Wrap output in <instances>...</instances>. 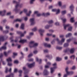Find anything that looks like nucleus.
Wrapping results in <instances>:
<instances>
[{
  "label": "nucleus",
  "mask_w": 77,
  "mask_h": 77,
  "mask_svg": "<svg viewBox=\"0 0 77 77\" xmlns=\"http://www.w3.org/2000/svg\"><path fill=\"white\" fill-rule=\"evenodd\" d=\"M35 44V41H31L30 42H29V46L30 48H32L33 47V44Z\"/></svg>",
  "instance_id": "nucleus-7"
},
{
  "label": "nucleus",
  "mask_w": 77,
  "mask_h": 77,
  "mask_svg": "<svg viewBox=\"0 0 77 77\" xmlns=\"http://www.w3.org/2000/svg\"><path fill=\"white\" fill-rule=\"evenodd\" d=\"M52 65L54 67L51 68V72L52 73H53V72H54V69L57 68V63H55L53 64Z\"/></svg>",
  "instance_id": "nucleus-1"
},
{
  "label": "nucleus",
  "mask_w": 77,
  "mask_h": 77,
  "mask_svg": "<svg viewBox=\"0 0 77 77\" xmlns=\"http://www.w3.org/2000/svg\"><path fill=\"white\" fill-rule=\"evenodd\" d=\"M58 4L60 7H61L62 5V3L61 2H58Z\"/></svg>",
  "instance_id": "nucleus-36"
},
{
  "label": "nucleus",
  "mask_w": 77,
  "mask_h": 77,
  "mask_svg": "<svg viewBox=\"0 0 77 77\" xmlns=\"http://www.w3.org/2000/svg\"><path fill=\"white\" fill-rule=\"evenodd\" d=\"M26 41H27V40H20L19 41V42L20 43H24V42H26Z\"/></svg>",
  "instance_id": "nucleus-18"
},
{
  "label": "nucleus",
  "mask_w": 77,
  "mask_h": 77,
  "mask_svg": "<svg viewBox=\"0 0 77 77\" xmlns=\"http://www.w3.org/2000/svg\"><path fill=\"white\" fill-rule=\"evenodd\" d=\"M33 53L34 54H37L38 53V51H37V50H35L33 51Z\"/></svg>",
  "instance_id": "nucleus-54"
},
{
  "label": "nucleus",
  "mask_w": 77,
  "mask_h": 77,
  "mask_svg": "<svg viewBox=\"0 0 77 77\" xmlns=\"http://www.w3.org/2000/svg\"><path fill=\"white\" fill-rule=\"evenodd\" d=\"M56 49H57V50H62V47L57 46L56 47Z\"/></svg>",
  "instance_id": "nucleus-31"
},
{
  "label": "nucleus",
  "mask_w": 77,
  "mask_h": 77,
  "mask_svg": "<svg viewBox=\"0 0 77 77\" xmlns=\"http://www.w3.org/2000/svg\"><path fill=\"white\" fill-rule=\"evenodd\" d=\"M22 21V20L17 19L15 20L14 21V22H17L18 21H19V22H20Z\"/></svg>",
  "instance_id": "nucleus-24"
},
{
  "label": "nucleus",
  "mask_w": 77,
  "mask_h": 77,
  "mask_svg": "<svg viewBox=\"0 0 77 77\" xmlns=\"http://www.w3.org/2000/svg\"><path fill=\"white\" fill-rule=\"evenodd\" d=\"M2 48L3 50H6V47L5 46H4L2 47Z\"/></svg>",
  "instance_id": "nucleus-52"
},
{
  "label": "nucleus",
  "mask_w": 77,
  "mask_h": 77,
  "mask_svg": "<svg viewBox=\"0 0 77 77\" xmlns=\"http://www.w3.org/2000/svg\"><path fill=\"white\" fill-rule=\"evenodd\" d=\"M1 61L2 63V64L3 65H6V62H5V61H3V60H1Z\"/></svg>",
  "instance_id": "nucleus-45"
},
{
  "label": "nucleus",
  "mask_w": 77,
  "mask_h": 77,
  "mask_svg": "<svg viewBox=\"0 0 77 77\" xmlns=\"http://www.w3.org/2000/svg\"><path fill=\"white\" fill-rule=\"evenodd\" d=\"M49 32H51V33H53L54 32V30L52 29H50L49 30Z\"/></svg>",
  "instance_id": "nucleus-59"
},
{
  "label": "nucleus",
  "mask_w": 77,
  "mask_h": 77,
  "mask_svg": "<svg viewBox=\"0 0 77 77\" xmlns=\"http://www.w3.org/2000/svg\"><path fill=\"white\" fill-rule=\"evenodd\" d=\"M5 40V37L4 36H1L0 37V41H4Z\"/></svg>",
  "instance_id": "nucleus-13"
},
{
  "label": "nucleus",
  "mask_w": 77,
  "mask_h": 77,
  "mask_svg": "<svg viewBox=\"0 0 77 77\" xmlns=\"http://www.w3.org/2000/svg\"><path fill=\"white\" fill-rule=\"evenodd\" d=\"M74 39H75V38L72 37L71 38L67 39V42H69L71 41H72V40H74Z\"/></svg>",
  "instance_id": "nucleus-14"
},
{
  "label": "nucleus",
  "mask_w": 77,
  "mask_h": 77,
  "mask_svg": "<svg viewBox=\"0 0 77 77\" xmlns=\"http://www.w3.org/2000/svg\"><path fill=\"white\" fill-rule=\"evenodd\" d=\"M30 22L31 23V25H34L35 24V19L34 18H32L30 19Z\"/></svg>",
  "instance_id": "nucleus-3"
},
{
  "label": "nucleus",
  "mask_w": 77,
  "mask_h": 77,
  "mask_svg": "<svg viewBox=\"0 0 77 77\" xmlns=\"http://www.w3.org/2000/svg\"><path fill=\"white\" fill-rule=\"evenodd\" d=\"M44 45L45 47H48V48H51V45L50 44L45 43L44 44Z\"/></svg>",
  "instance_id": "nucleus-8"
},
{
  "label": "nucleus",
  "mask_w": 77,
  "mask_h": 77,
  "mask_svg": "<svg viewBox=\"0 0 77 77\" xmlns=\"http://www.w3.org/2000/svg\"><path fill=\"white\" fill-rule=\"evenodd\" d=\"M75 49L74 48H72L70 49L69 51L70 53L71 54H73L74 52Z\"/></svg>",
  "instance_id": "nucleus-16"
},
{
  "label": "nucleus",
  "mask_w": 77,
  "mask_h": 77,
  "mask_svg": "<svg viewBox=\"0 0 77 77\" xmlns=\"http://www.w3.org/2000/svg\"><path fill=\"white\" fill-rule=\"evenodd\" d=\"M51 26H52L46 25L45 27V28L46 29H49L50 27H51Z\"/></svg>",
  "instance_id": "nucleus-37"
},
{
  "label": "nucleus",
  "mask_w": 77,
  "mask_h": 77,
  "mask_svg": "<svg viewBox=\"0 0 77 77\" xmlns=\"http://www.w3.org/2000/svg\"><path fill=\"white\" fill-rule=\"evenodd\" d=\"M6 60L8 62H12V59L10 57H9Z\"/></svg>",
  "instance_id": "nucleus-25"
},
{
  "label": "nucleus",
  "mask_w": 77,
  "mask_h": 77,
  "mask_svg": "<svg viewBox=\"0 0 77 77\" xmlns=\"http://www.w3.org/2000/svg\"><path fill=\"white\" fill-rule=\"evenodd\" d=\"M63 18H62V16H61V19L63 20V23H65L66 21V19H63Z\"/></svg>",
  "instance_id": "nucleus-15"
},
{
  "label": "nucleus",
  "mask_w": 77,
  "mask_h": 77,
  "mask_svg": "<svg viewBox=\"0 0 77 77\" xmlns=\"http://www.w3.org/2000/svg\"><path fill=\"white\" fill-rule=\"evenodd\" d=\"M24 20L25 21H27L28 20V17H24Z\"/></svg>",
  "instance_id": "nucleus-43"
},
{
  "label": "nucleus",
  "mask_w": 77,
  "mask_h": 77,
  "mask_svg": "<svg viewBox=\"0 0 77 77\" xmlns=\"http://www.w3.org/2000/svg\"><path fill=\"white\" fill-rule=\"evenodd\" d=\"M35 1V0H30V3L31 5H32V4H33V3Z\"/></svg>",
  "instance_id": "nucleus-34"
},
{
  "label": "nucleus",
  "mask_w": 77,
  "mask_h": 77,
  "mask_svg": "<svg viewBox=\"0 0 77 77\" xmlns=\"http://www.w3.org/2000/svg\"><path fill=\"white\" fill-rule=\"evenodd\" d=\"M19 6V5H18V4L16 5L15 6V8L13 10V11H15L16 13L20 11V9H17Z\"/></svg>",
  "instance_id": "nucleus-2"
},
{
  "label": "nucleus",
  "mask_w": 77,
  "mask_h": 77,
  "mask_svg": "<svg viewBox=\"0 0 77 77\" xmlns=\"http://www.w3.org/2000/svg\"><path fill=\"white\" fill-rule=\"evenodd\" d=\"M72 35V34L71 33H69L68 34H67L66 36V38H69Z\"/></svg>",
  "instance_id": "nucleus-22"
},
{
  "label": "nucleus",
  "mask_w": 77,
  "mask_h": 77,
  "mask_svg": "<svg viewBox=\"0 0 77 77\" xmlns=\"http://www.w3.org/2000/svg\"><path fill=\"white\" fill-rule=\"evenodd\" d=\"M20 28L22 30H24V24L23 23L20 26Z\"/></svg>",
  "instance_id": "nucleus-20"
},
{
  "label": "nucleus",
  "mask_w": 77,
  "mask_h": 77,
  "mask_svg": "<svg viewBox=\"0 0 77 77\" xmlns=\"http://www.w3.org/2000/svg\"><path fill=\"white\" fill-rule=\"evenodd\" d=\"M75 69V66H73V67L71 68V69Z\"/></svg>",
  "instance_id": "nucleus-61"
},
{
  "label": "nucleus",
  "mask_w": 77,
  "mask_h": 77,
  "mask_svg": "<svg viewBox=\"0 0 77 77\" xmlns=\"http://www.w3.org/2000/svg\"><path fill=\"white\" fill-rule=\"evenodd\" d=\"M46 35L48 36H53V35L52 34H50L49 33H47L46 34Z\"/></svg>",
  "instance_id": "nucleus-40"
},
{
  "label": "nucleus",
  "mask_w": 77,
  "mask_h": 77,
  "mask_svg": "<svg viewBox=\"0 0 77 77\" xmlns=\"http://www.w3.org/2000/svg\"><path fill=\"white\" fill-rule=\"evenodd\" d=\"M8 66H12V63H9V62H8Z\"/></svg>",
  "instance_id": "nucleus-64"
},
{
  "label": "nucleus",
  "mask_w": 77,
  "mask_h": 77,
  "mask_svg": "<svg viewBox=\"0 0 77 77\" xmlns=\"http://www.w3.org/2000/svg\"><path fill=\"white\" fill-rule=\"evenodd\" d=\"M4 55L5 56V57H7V56H8V52H4Z\"/></svg>",
  "instance_id": "nucleus-41"
},
{
  "label": "nucleus",
  "mask_w": 77,
  "mask_h": 77,
  "mask_svg": "<svg viewBox=\"0 0 77 77\" xmlns=\"http://www.w3.org/2000/svg\"><path fill=\"white\" fill-rule=\"evenodd\" d=\"M3 33H9V30H6V31H3Z\"/></svg>",
  "instance_id": "nucleus-44"
},
{
  "label": "nucleus",
  "mask_w": 77,
  "mask_h": 77,
  "mask_svg": "<svg viewBox=\"0 0 77 77\" xmlns=\"http://www.w3.org/2000/svg\"><path fill=\"white\" fill-rule=\"evenodd\" d=\"M27 65L28 67L30 68H32V67H33L35 65V63H33L30 64L28 63Z\"/></svg>",
  "instance_id": "nucleus-9"
},
{
  "label": "nucleus",
  "mask_w": 77,
  "mask_h": 77,
  "mask_svg": "<svg viewBox=\"0 0 77 77\" xmlns=\"http://www.w3.org/2000/svg\"><path fill=\"white\" fill-rule=\"evenodd\" d=\"M51 63L50 62H48L47 63V65H48V66H50V65H51Z\"/></svg>",
  "instance_id": "nucleus-58"
},
{
  "label": "nucleus",
  "mask_w": 77,
  "mask_h": 77,
  "mask_svg": "<svg viewBox=\"0 0 77 77\" xmlns=\"http://www.w3.org/2000/svg\"><path fill=\"white\" fill-rule=\"evenodd\" d=\"M44 53H48V49H45L44 50Z\"/></svg>",
  "instance_id": "nucleus-46"
},
{
  "label": "nucleus",
  "mask_w": 77,
  "mask_h": 77,
  "mask_svg": "<svg viewBox=\"0 0 77 77\" xmlns=\"http://www.w3.org/2000/svg\"><path fill=\"white\" fill-rule=\"evenodd\" d=\"M23 12H24L25 13H27V9H24L23 10Z\"/></svg>",
  "instance_id": "nucleus-57"
},
{
  "label": "nucleus",
  "mask_w": 77,
  "mask_h": 77,
  "mask_svg": "<svg viewBox=\"0 0 77 77\" xmlns=\"http://www.w3.org/2000/svg\"><path fill=\"white\" fill-rule=\"evenodd\" d=\"M75 56L74 55H72L70 57V59H72V58H73V60H74V59H75Z\"/></svg>",
  "instance_id": "nucleus-28"
},
{
  "label": "nucleus",
  "mask_w": 77,
  "mask_h": 77,
  "mask_svg": "<svg viewBox=\"0 0 77 77\" xmlns=\"http://www.w3.org/2000/svg\"><path fill=\"white\" fill-rule=\"evenodd\" d=\"M64 59L65 60H68V56H65L64 57Z\"/></svg>",
  "instance_id": "nucleus-60"
},
{
  "label": "nucleus",
  "mask_w": 77,
  "mask_h": 77,
  "mask_svg": "<svg viewBox=\"0 0 77 77\" xmlns=\"http://www.w3.org/2000/svg\"><path fill=\"white\" fill-rule=\"evenodd\" d=\"M38 43H34V45H32V47H38Z\"/></svg>",
  "instance_id": "nucleus-19"
},
{
  "label": "nucleus",
  "mask_w": 77,
  "mask_h": 77,
  "mask_svg": "<svg viewBox=\"0 0 77 77\" xmlns=\"http://www.w3.org/2000/svg\"><path fill=\"white\" fill-rule=\"evenodd\" d=\"M41 15H42L41 14L39 13L37 14V17H41Z\"/></svg>",
  "instance_id": "nucleus-51"
},
{
  "label": "nucleus",
  "mask_w": 77,
  "mask_h": 77,
  "mask_svg": "<svg viewBox=\"0 0 77 77\" xmlns=\"http://www.w3.org/2000/svg\"><path fill=\"white\" fill-rule=\"evenodd\" d=\"M70 21L72 23H73L74 21V18H72L70 19Z\"/></svg>",
  "instance_id": "nucleus-47"
},
{
  "label": "nucleus",
  "mask_w": 77,
  "mask_h": 77,
  "mask_svg": "<svg viewBox=\"0 0 77 77\" xmlns=\"http://www.w3.org/2000/svg\"><path fill=\"white\" fill-rule=\"evenodd\" d=\"M74 74V72H69L67 75H71V74Z\"/></svg>",
  "instance_id": "nucleus-33"
},
{
  "label": "nucleus",
  "mask_w": 77,
  "mask_h": 77,
  "mask_svg": "<svg viewBox=\"0 0 77 77\" xmlns=\"http://www.w3.org/2000/svg\"><path fill=\"white\" fill-rule=\"evenodd\" d=\"M3 57V54L1 53L0 54V59Z\"/></svg>",
  "instance_id": "nucleus-63"
},
{
  "label": "nucleus",
  "mask_w": 77,
  "mask_h": 77,
  "mask_svg": "<svg viewBox=\"0 0 77 77\" xmlns=\"http://www.w3.org/2000/svg\"><path fill=\"white\" fill-rule=\"evenodd\" d=\"M6 12V11L5 10H4L3 11H0V15L2 17L5 16Z\"/></svg>",
  "instance_id": "nucleus-4"
},
{
  "label": "nucleus",
  "mask_w": 77,
  "mask_h": 77,
  "mask_svg": "<svg viewBox=\"0 0 77 77\" xmlns=\"http://www.w3.org/2000/svg\"><path fill=\"white\" fill-rule=\"evenodd\" d=\"M55 39V41H56L58 44H59V45H60V44H62V43H60V40H59V39L58 38H56V39Z\"/></svg>",
  "instance_id": "nucleus-12"
},
{
  "label": "nucleus",
  "mask_w": 77,
  "mask_h": 77,
  "mask_svg": "<svg viewBox=\"0 0 77 77\" xmlns=\"http://www.w3.org/2000/svg\"><path fill=\"white\" fill-rule=\"evenodd\" d=\"M17 34H19V35H20V34H21V33H22V32H21V31H17Z\"/></svg>",
  "instance_id": "nucleus-49"
},
{
  "label": "nucleus",
  "mask_w": 77,
  "mask_h": 77,
  "mask_svg": "<svg viewBox=\"0 0 77 77\" xmlns=\"http://www.w3.org/2000/svg\"><path fill=\"white\" fill-rule=\"evenodd\" d=\"M45 68H49V66L48 65H45Z\"/></svg>",
  "instance_id": "nucleus-62"
},
{
  "label": "nucleus",
  "mask_w": 77,
  "mask_h": 77,
  "mask_svg": "<svg viewBox=\"0 0 77 77\" xmlns=\"http://www.w3.org/2000/svg\"><path fill=\"white\" fill-rule=\"evenodd\" d=\"M43 74L44 75H47L48 74V72L47 71V70L45 69L44 70Z\"/></svg>",
  "instance_id": "nucleus-11"
},
{
  "label": "nucleus",
  "mask_w": 77,
  "mask_h": 77,
  "mask_svg": "<svg viewBox=\"0 0 77 77\" xmlns=\"http://www.w3.org/2000/svg\"><path fill=\"white\" fill-rule=\"evenodd\" d=\"M65 39L62 38L61 41H60V43H61V44H60V45H62L63 43L65 42Z\"/></svg>",
  "instance_id": "nucleus-21"
},
{
  "label": "nucleus",
  "mask_w": 77,
  "mask_h": 77,
  "mask_svg": "<svg viewBox=\"0 0 77 77\" xmlns=\"http://www.w3.org/2000/svg\"><path fill=\"white\" fill-rule=\"evenodd\" d=\"M74 5H72L70 6V11H71V14H72V12H73L74 11L73 9H74Z\"/></svg>",
  "instance_id": "nucleus-10"
},
{
  "label": "nucleus",
  "mask_w": 77,
  "mask_h": 77,
  "mask_svg": "<svg viewBox=\"0 0 77 77\" xmlns=\"http://www.w3.org/2000/svg\"><path fill=\"white\" fill-rule=\"evenodd\" d=\"M56 60L57 61H61V60H62V58L58 57L57 58Z\"/></svg>",
  "instance_id": "nucleus-35"
},
{
  "label": "nucleus",
  "mask_w": 77,
  "mask_h": 77,
  "mask_svg": "<svg viewBox=\"0 0 77 77\" xmlns=\"http://www.w3.org/2000/svg\"><path fill=\"white\" fill-rule=\"evenodd\" d=\"M69 69V68L68 67H67L65 69L66 72L67 74L68 73L69 71H68V69Z\"/></svg>",
  "instance_id": "nucleus-32"
},
{
  "label": "nucleus",
  "mask_w": 77,
  "mask_h": 77,
  "mask_svg": "<svg viewBox=\"0 0 77 77\" xmlns=\"http://www.w3.org/2000/svg\"><path fill=\"white\" fill-rule=\"evenodd\" d=\"M52 12H56V15H58L60 13V10L59 9H53Z\"/></svg>",
  "instance_id": "nucleus-5"
},
{
  "label": "nucleus",
  "mask_w": 77,
  "mask_h": 77,
  "mask_svg": "<svg viewBox=\"0 0 77 77\" xmlns=\"http://www.w3.org/2000/svg\"><path fill=\"white\" fill-rule=\"evenodd\" d=\"M42 15H43V16H45L46 17V13H43L41 14Z\"/></svg>",
  "instance_id": "nucleus-56"
},
{
  "label": "nucleus",
  "mask_w": 77,
  "mask_h": 77,
  "mask_svg": "<svg viewBox=\"0 0 77 77\" xmlns=\"http://www.w3.org/2000/svg\"><path fill=\"white\" fill-rule=\"evenodd\" d=\"M72 27H70L68 28V30L69 31H71V30H72Z\"/></svg>",
  "instance_id": "nucleus-55"
},
{
  "label": "nucleus",
  "mask_w": 77,
  "mask_h": 77,
  "mask_svg": "<svg viewBox=\"0 0 77 77\" xmlns=\"http://www.w3.org/2000/svg\"><path fill=\"white\" fill-rule=\"evenodd\" d=\"M6 20H2L1 23H2V24H3L4 23H6Z\"/></svg>",
  "instance_id": "nucleus-42"
},
{
  "label": "nucleus",
  "mask_w": 77,
  "mask_h": 77,
  "mask_svg": "<svg viewBox=\"0 0 77 77\" xmlns=\"http://www.w3.org/2000/svg\"><path fill=\"white\" fill-rule=\"evenodd\" d=\"M53 23V21L52 20H50L48 22L49 24H52V23Z\"/></svg>",
  "instance_id": "nucleus-53"
},
{
  "label": "nucleus",
  "mask_w": 77,
  "mask_h": 77,
  "mask_svg": "<svg viewBox=\"0 0 77 77\" xmlns=\"http://www.w3.org/2000/svg\"><path fill=\"white\" fill-rule=\"evenodd\" d=\"M13 76V73H11L9 75H7L6 77H12Z\"/></svg>",
  "instance_id": "nucleus-39"
},
{
  "label": "nucleus",
  "mask_w": 77,
  "mask_h": 77,
  "mask_svg": "<svg viewBox=\"0 0 77 77\" xmlns=\"http://www.w3.org/2000/svg\"><path fill=\"white\" fill-rule=\"evenodd\" d=\"M23 4H20L19 3V6H18L20 8H21L23 7Z\"/></svg>",
  "instance_id": "nucleus-38"
},
{
  "label": "nucleus",
  "mask_w": 77,
  "mask_h": 77,
  "mask_svg": "<svg viewBox=\"0 0 77 77\" xmlns=\"http://www.w3.org/2000/svg\"><path fill=\"white\" fill-rule=\"evenodd\" d=\"M69 27V24H67L66 25H64V29H66L67 27Z\"/></svg>",
  "instance_id": "nucleus-27"
},
{
  "label": "nucleus",
  "mask_w": 77,
  "mask_h": 77,
  "mask_svg": "<svg viewBox=\"0 0 77 77\" xmlns=\"http://www.w3.org/2000/svg\"><path fill=\"white\" fill-rule=\"evenodd\" d=\"M55 42V39H54L51 42V44L52 45H53L54 44V43Z\"/></svg>",
  "instance_id": "nucleus-48"
},
{
  "label": "nucleus",
  "mask_w": 77,
  "mask_h": 77,
  "mask_svg": "<svg viewBox=\"0 0 77 77\" xmlns=\"http://www.w3.org/2000/svg\"><path fill=\"white\" fill-rule=\"evenodd\" d=\"M38 30V28L37 27H35L32 29V31H34V32H36Z\"/></svg>",
  "instance_id": "nucleus-29"
},
{
  "label": "nucleus",
  "mask_w": 77,
  "mask_h": 77,
  "mask_svg": "<svg viewBox=\"0 0 77 77\" xmlns=\"http://www.w3.org/2000/svg\"><path fill=\"white\" fill-rule=\"evenodd\" d=\"M12 3L14 4H16V5H19V2H17L16 0H13L12 1Z\"/></svg>",
  "instance_id": "nucleus-17"
},
{
  "label": "nucleus",
  "mask_w": 77,
  "mask_h": 77,
  "mask_svg": "<svg viewBox=\"0 0 77 77\" xmlns=\"http://www.w3.org/2000/svg\"><path fill=\"white\" fill-rule=\"evenodd\" d=\"M36 61L37 62H39V63H41V62H42V60L41 59L39 60V59H38V58L36 57Z\"/></svg>",
  "instance_id": "nucleus-23"
},
{
  "label": "nucleus",
  "mask_w": 77,
  "mask_h": 77,
  "mask_svg": "<svg viewBox=\"0 0 77 77\" xmlns=\"http://www.w3.org/2000/svg\"><path fill=\"white\" fill-rule=\"evenodd\" d=\"M44 30L42 29L39 30V32L41 36H43V33L44 32Z\"/></svg>",
  "instance_id": "nucleus-6"
},
{
  "label": "nucleus",
  "mask_w": 77,
  "mask_h": 77,
  "mask_svg": "<svg viewBox=\"0 0 77 77\" xmlns=\"http://www.w3.org/2000/svg\"><path fill=\"white\" fill-rule=\"evenodd\" d=\"M8 68L7 67H6L5 72V73H6V74L8 73Z\"/></svg>",
  "instance_id": "nucleus-50"
},
{
  "label": "nucleus",
  "mask_w": 77,
  "mask_h": 77,
  "mask_svg": "<svg viewBox=\"0 0 77 77\" xmlns=\"http://www.w3.org/2000/svg\"><path fill=\"white\" fill-rule=\"evenodd\" d=\"M66 10L64 11H61V14L62 15H64L65 14H66Z\"/></svg>",
  "instance_id": "nucleus-26"
},
{
  "label": "nucleus",
  "mask_w": 77,
  "mask_h": 77,
  "mask_svg": "<svg viewBox=\"0 0 77 77\" xmlns=\"http://www.w3.org/2000/svg\"><path fill=\"white\" fill-rule=\"evenodd\" d=\"M69 46V44L68 43H66L64 44L63 46L64 47H67Z\"/></svg>",
  "instance_id": "nucleus-30"
}]
</instances>
